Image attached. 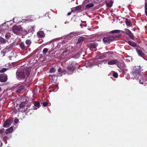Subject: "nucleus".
<instances>
[{"label": "nucleus", "mask_w": 147, "mask_h": 147, "mask_svg": "<svg viewBox=\"0 0 147 147\" xmlns=\"http://www.w3.org/2000/svg\"><path fill=\"white\" fill-rule=\"evenodd\" d=\"M77 64L74 62H71L69 63L67 67V72L63 71L62 72V74H65L67 73L68 74H71L73 72L75 69Z\"/></svg>", "instance_id": "nucleus-1"}, {"label": "nucleus", "mask_w": 147, "mask_h": 147, "mask_svg": "<svg viewBox=\"0 0 147 147\" xmlns=\"http://www.w3.org/2000/svg\"><path fill=\"white\" fill-rule=\"evenodd\" d=\"M141 71L140 68L138 67L136 68L130 74V77L131 79H135L138 80L139 78V76H140V79L141 77L143 74L141 75L140 74V73Z\"/></svg>", "instance_id": "nucleus-2"}, {"label": "nucleus", "mask_w": 147, "mask_h": 147, "mask_svg": "<svg viewBox=\"0 0 147 147\" xmlns=\"http://www.w3.org/2000/svg\"><path fill=\"white\" fill-rule=\"evenodd\" d=\"M16 74L18 79H21L27 78L30 74V72L26 70L20 71L18 70Z\"/></svg>", "instance_id": "nucleus-3"}, {"label": "nucleus", "mask_w": 147, "mask_h": 147, "mask_svg": "<svg viewBox=\"0 0 147 147\" xmlns=\"http://www.w3.org/2000/svg\"><path fill=\"white\" fill-rule=\"evenodd\" d=\"M120 36V35L118 36H112L108 37H104L103 39V41L105 44L109 43L111 42Z\"/></svg>", "instance_id": "nucleus-4"}, {"label": "nucleus", "mask_w": 147, "mask_h": 147, "mask_svg": "<svg viewBox=\"0 0 147 147\" xmlns=\"http://www.w3.org/2000/svg\"><path fill=\"white\" fill-rule=\"evenodd\" d=\"M22 28L20 25L16 26L14 25L12 28V30L13 32L15 34H19L21 31Z\"/></svg>", "instance_id": "nucleus-5"}, {"label": "nucleus", "mask_w": 147, "mask_h": 147, "mask_svg": "<svg viewBox=\"0 0 147 147\" xmlns=\"http://www.w3.org/2000/svg\"><path fill=\"white\" fill-rule=\"evenodd\" d=\"M28 104L29 105H28L27 102L26 103L25 102H23L20 103V107L22 109V111H25L27 110L28 107L29 105H30V103Z\"/></svg>", "instance_id": "nucleus-6"}, {"label": "nucleus", "mask_w": 147, "mask_h": 147, "mask_svg": "<svg viewBox=\"0 0 147 147\" xmlns=\"http://www.w3.org/2000/svg\"><path fill=\"white\" fill-rule=\"evenodd\" d=\"M140 79L139 80L140 84H143L146 82H147V75L143 73Z\"/></svg>", "instance_id": "nucleus-7"}, {"label": "nucleus", "mask_w": 147, "mask_h": 147, "mask_svg": "<svg viewBox=\"0 0 147 147\" xmlns=\"http://www.w3.org/2000/svg\"><path fill=\"white\" fill-rule=\"evenodd\" d=\"M12 122V121L10 119H7L3 123V126L5 128H7L10 126L11 123Z\"/></svg>", "instance_id": "nucleus-8"}, {"label": "nucleus", "mask_w": 147, "mask_h": 147, "mask_svg": "<svg viewBox=\"0 0 147 147\" xmlns=\"http://www.w3.org/2000/svg\"><path fill=\"white\" fill-rule=\"evenodd\" d=\"M7 75L5 74L0 75V81L2 82H5L7 80Z\"/></svg>", "instance_id": "nucleus-9"}, {"label": "nucleus", "mask_w": 147, "mask_h": 147, "mask_svg": "<svg viewBox=\"0 0 147 147\" xmlns=\"http://www.w3.org/2000/svg\"><path fill=\"white\" fill-rule=\"evenodd\" d=\"M124 30L126 34L129 36L131 39L133 38L134 35L130 30L127 28L125 29Z\"/></svg>", "instance_id": "nucleus-10"}, {"label": "nucleus", "mask_w": 147, "mask_h": 147, "mask_svg": "<svg viewBox=\"0 0 147 147\" xmlns=\"http://www.w3.org/2000/svg\"><path fill=\"white\" fill-rule=\"evenodd\" d=\"M37 35L38 38H40L45 37V34L43 31H39L37 32Z\"/></svg>", "instance_id": "nucleus-11"}, {"label": "nucleus", "mask_w": 147, "mask_h": 147, "mask_svg": "<svg viewBox=\"0 0 147 147\" xmlns=\"http://www.w3.org/2000/svg\"><path fill=\"white\" fill-rule=\"evenodd\" d=\"M136 51L137 53H138V55L140 56L141 57H143L144 59L147 60L146 59V57H145L144 56V53H142V51L139 49H136Z\"/></svg>", "instance_id": "nucleus-12"}, {"label": "nucleus", "mask_w": 147, "mask_h": 147, "mask_svg": "<svg viewBox=\"0 0 147 147\" xmlns=\"http://www.w3.org/2000/svg\"><path fill=\"white\" fill-rule=\"evenodd\" d=\"M6 134L5 131L4 129L2 128L0 129V136L1 137H3L5 136Z\"/></svg>", "instance_id": "nucleus-13"}, {"label": "nucleus", "mask_w": 147, "mask_h": 147, "mask_svg": "<svg viewBox=\"0 0 147 147\" xmlns=\"http://www.w3.org/2000/svg\"><path fill=\"white\" fill-rule=\"evenodd\" d=\"M118 66L121 69H124L125 65L124 63L123 62H122L120 63L119 64H118Z\"/></svg>", "instance_id": "nucleus-14"}, {"label": "nucleus", "mask_w": 147, "mask_h": 147, "mask_svg": "<svg viewBox=\"0 0 147 147\" xmlns=\"http://www.w3.org/2000/svg\"><path fill=\"white\" fill-rule=\"evenodd\" d=\"M118 62V61L117 60L114 59L110 60L108 62V64L109 65H114Z\"/></svg>", "instance_id": "nucleus-15"}, {"label": "nucleus", "mask_w": 147, "mask_h": 147, "mask_svg": "<svg viewBox=\"0 0 147 147\" xmlns=\"http://www.w3.org/2000/svg\"><path fill=\"white\" fill-rule=\"evenodd\" d=\"M13 131V127L12 126L11 127L7 129L5 131L6 134H8L10 133Z\"/></svg>", "instance_id": "nucleus-16"}, {"label": "nucleus", "mask_w": 147, "mask_h": 147, "mask_svg": "<svg viewBox=\"0 0 147 147\" xmlns=\"http://www.w3.org/2000/svg\"><path fill=\"white\" fill-rule=\"evenodd\" d=\"M24 88L25 87L24 86H21L17 89L16 92H20L23 90Z\"/></svg>", "instance_id": "nucleus-17"}, {"label": "nucleus", "mask_w": 147, "mask_h": 147, "mask_svg": "<svg viewBox=\"0 0 147 147\" xmlns=\"http://www.w3.org/2000/svg\"><path fill=\"white\" fill-rule=\"evenodd\" d=\"M34 106H33V109L36 110L39 108L40 107V103L38 102H35L34 103Z\"/></svg>", "instance_id": "nucleus-18"}, {"label": "nucleus", "mask_w": 147, "mask_h": 147, "mask_svg": "<svg viewBox=\"0 0 147 147\" xmlns=\"http://www.w3.org/2000/svg\"><path fill=\"white\" fill-rule=\"evenodd\" d=\"M125 22L127 25L129 26H131V25L130 21L127 18L125 19Z\"/></svg>", "instance_id": "nucleus-19"}, {"label": "nucleus", "mask_w": 147, "mask_h": 147, "mask_svg": "<svg viewBox=\"0 0 147 147\" xmlns=\"http://www.w3.org/2000/svg\"><path fill=\"white\" fill-rule=\"evenodd\" d=\"M128 43L129 45L134 47H136V44L133 41H129Z\"/></svg>", "instance_id": "nucleus-20"}, {"label": "nucleus", "mask_w": 147, "mask_h": 147, "mask_svg": "<svg viewBox=\"0 0 147 147\" xmlns=\"http://www.w3.org/2000/svg\"><path fill=\"white\" fill-rule=\"evenodd\" d=\"M94 6V4L93 3H90L87 4L86 5V9H89L90 8L93 7Z\"/></svg>", "instance_id": "nucleus-21"}, {"label": "nucleus", "mask_w": 147, "mask_h": 147, "mask_svg": "<svg viewBox=\"0 0 147 147\" xmlns=\"http://www.w3.org/2000/svg\"><path fill=\"white\" fill-rule=\"evenodd\" d=\"M7 41L5 39L3 38L0 37V42L1 44H5L6 43Z\"/></svg>", "instance_id": "nucleus-22"}, {"label": "nucleus", "mask_w": 147, "mask_h": 147, "mask_svg": "<svg viewBox=\"0 0 147 147\" xmlns=\"http://www.w3.org/2000/svg\"><path fill=\"white\" fill-rule=\"evenodd\" d=\"M113 3V2L111 0L107 3V6L109 7H111L112 6Z\"/></svg>", "instance_id": "nucleus-23"}, {"label": "nucleus", "mask_w": 147, "mask_h": 147, "mask_svg": "<svg viewBox=\"0 0 147 147\" xmlns=\"http://www.w3.org/2000/svg\"><path fill=\"white\" fill-rule=\"evenodd\" d=\"M89 45L90 47L92 49L95 48L96 46V45L95 44L93 43H90Z\"/></svg>", "instance_id": "nucleus-24"}, {"label": "nucleus", "mask_w": 147, "mask_h": 147, "mask_svg": "<svg viewBox=\"0 0 147 147\" xmlns=\"http://www.w3.org/2000/svg\"><path fill=\"white\" fill-rule=\"evenodd\" d=\"M80 10V8L78 7H76L73 8L71 9L72 11H74V12L77 11L79 10Z\"/></svg>", "instance_id": "nucleus-25"}, {"label": "nucleus", "mask_w": 147, "mask_h": 147, "mask_svg": "<svg viewBox=\"0 0 147 147\" xmlns=\"http://www.w3.org/2000/svg\"><path fill=\"white\" fill-rule=\"evenodd\" d=\"M121 31V30H114L111 31V32L112 34H114L115 33H119Z\"/></svg>", "instance_id": "nucleus-26"}, {"label": "nucleus", "mask_w": 147, "mask_h": 147, "mask_svg": "<svg viewBox=\"0 0 147 147\" xmlns=\"http://www.w3.org/2000/svg\"><path fill=\"white\" fill-rule=\"evenodd\" d=\"M93 66L92 64L91 63H88L87 64L86 66L87 68H91Z\"/></svg>", "instance_id": "nucleus-27"}, {"label": "nucleus", "mask_w": 147, "mask_h": 147, "mask_svg": "<svg viewBox=\"0 0 147 147\" xmlns=\"http://www.w3.org/2000/svg\"><path fill=\"white\" fill-rule=\"evenodd\" d=\"M8 69V68H4L0 69V73H3L6 71Z\"/></svg>", "instance_id": "nucleus-28"}, {"label": "nucleus", "mask_w": 147, "mask_h": 147, "mask_svg": "<svg viewBox=\"0 0 147 147\" xmlns=\"http://www.w3.org/2000/svg\"><path fill=\"white\" fill-rule=\"evenodd\" d=\"M113 76L114 78H117L118 77V75L117 73L114 71L113 72Z\"/></svg>", "instance_id": "nucleus-29"}, {"label": "nucleus", "mask_w": 147, "mask_h": 147, "mask_svg": "<svg viewBox=\"0 0 147 147\" xmlns=\"http://www.w3.org/2000/svg\"><path fill=\"white\" fill-rule=\"evenodd\" d=\"M84 40V38L82 37H80L78 39V42L80 43L82 42Z\"/></svg>", "instance_id": "nucleus-30"}, {"label": "nucleus", "mask_w": 147, "mask_h": 147, "mask_svg": "<svg viewBox=\"0 0 147 147\" xmlns=\"http://www.w3.org/2000/svg\"><path fill=\"white\" fill-rule=\"evenodd\" d=\"M98 60H96L94 61V63L95 65H97L100 64V61Z\"/></svg>", "instance_id": "nucleus-31"}, {"label": "nucleus", "mask_w": 147, "mask_h": 147, "mask_svg": "<svg viewBox=\"0 0 147 147\" xmlns=\"http://www.w3.org/2000/svg\"><path fill=\"white\" fill-rule=\"evenodd\" d=\"M55 70L54 68L52 67L50 69V73H54L55 72Z\"/></svg>", "instance_id": "nucleus-32"}, {"label": "nucleus", "mask_w": 147, "mask_h": 147, "mask_svg": "<svg viewBox=\"0 0 147 147\" xmlns=\"http://www.w3.org/2000/svg\"><path fill=\"white\" fill-rule=\"evenodd\" d=\"M145 13L147 16V4L145 3Z\"/></svg>", "instance_id": "nucleus-33"}, {"label": "nucleus", "mask_w": 147, "mask_h": 147, "mask_svg": "<svg viewBox=\"0 0 147 147\" xmlns=\"http://www.w3.org/2000/svg\"><path fill=\"white\" fill-rule=\"evenodd\" d=\"M20 48L22 49H24L25 48V45L23 43H21L20 44Z\"/></svg>", "instance_id": "nucleus-34"}, {"label": "nucleus", "mask_w": 147, "mask_h": 147, "mask_svg": "<svg viewBox=\"0 0 147 147\" xmlns=\"http://www.w3.org/2000/svg\"><path fill=\"white\" fill-rule=\"evenodd\" d=\"M10 37V35L9 33H7L5 34V37L6 39H8Z\"/></svg>", "instance_id": "nucleus-35"}, {"label": "nucleus", "mask_w": 147, "mask_h": 147, "mask_svg": "<svg viewBox=\"0 0 147 147\" xmlns=\"http://www.w3.org/2000/svg\"><path fill=\"white\" fill-rule=\"evenodd\" d=\"M26 43L28 45H30L31 43V42L30 40H27L26 41Z\"/></svg>", "instance_id": "nucleus-36"}, {"label": "nucleus", "mask_w": 147, "mask_h": 147, "mask_svg": "<svg viewBox=\"0 0 147 147\" xmlns=\"http://www.w3.org/2000/svg\"><path fill=\"white\" fill-rule=\"evenodd\" d=\"M48 51V49L47 48L44 49L43 50V53H45L47 52Z\"/></svg>", "instance_id": "nucleus-37"}, {"label": "nucleus", "mask_w": 147, "mask_h": 147, "mask_svg": "<svg viewBox=\"0 0 147 147\" xmlns=\"http://www.w3.org/2000/svg\"><path fill=\"white\" fill-rule=\"evenodd\" d=\"M48 103L47 102H44L42 103L44 107H46L48 105Z\"/></svg>", "instance_id": "nucleus-38"}, {"label": "nucleus", "mask_w": 147, "mask_h": 147, "mask_svg": "<svg viewBox=\"0 0 147 147\" xmlns=\"http://www.w3.org/2000/svg\"><path fill=\"white\" fill-rule=\"evenodd\" d=\"M18 122H19V120L17 119H15L14 120V123H17Z\"/></svg>", "instance_id": "nucleus-39"}, {"label": "nucleus", "mask_w": 147, "mask_h": 147, "mask_svg": "<svg viewBox=\"0 0 147 147\" xmlns=\"http://www.w3.org/2000/svg\"><path fill=\"white\" fill-rule=\"evenodd\" d=\"M74 35V33H71L68 36H71V37H73Z\"/></svg>", "instance_id": "nucleus-40"}, {"label": "nucleus", "mask_w": 147, "mask_h": 147, "mask_svg": "<svg viewBox=\"0 0 147 147\" xmlns=\"http://www.w3.org/2000/svg\"><path fill=\"white\" fill-rule=\"evenodd\" d=\"M28 21V20L27 19H23V20H22V22H26V21Z\"/></svg>", "instance_id": "nucleus-41"}, {"label": "nucleus", "mask_w": 147, "mask_h": 147, "mask_svg": "<svg viewBox=\"0 0 147 147\" xmlns=\"http://www.w3.org/2000/svg\"><path fill=\"white\" fill-rule=\"evenodd\" d=\"M99 58L100 59H102L104 58V57L102 55V54L99 56Z\"/></svg>", "instance_id": "nucleus-42"}, {"label": "nucleus", "mask_w": 147, "mask_h": 147, "mask_svg": "<svg viewBox=\"0 0 147 147\" xmlns=\"http://www.w3.org/2000/svg\"><path fill=\"white\" fill-rule=\"evenodd\" d=\"M58 86H55V91H56L58 89Z\"/></svg>", "instance_id": "nucleus-43"}, {"label": "nucleus", "mask_w": 147, "mask_h": 147, "mask_svg": "<svg viewBox=\"0 0 147 147\" xmlns=\"http://www.w3.org/2000/svg\"><path fill=\"white\" fill-rule=\"evenodd\" d=\"M107 53H106L102 54V55L104 57H106V55Z\"/></svg>", "instance_id": "nucleus-44"}, {"label": "nucleus", "mask_w": 147, "mask_h": 147, "mask_svg": "<svg viewBox=\"0 0 147 147\" xmlns=\"http://www.w3.org/2000/svg\"><path fill=\"white\" fill-rule=\"evenodd\" d=\"M61 71V68H59L58 69V71L59 72H60Z\"/></svg>", "instance_id": "nucleus-45"}, {"label": "nucleus", "mask_w": 147, "mask_h": 147, "mask_svg": "<svg viewBox=\"0 0 147 147\" xmlns=\"http://www.w3.org/2000/svg\"><path fill=\"white\" fill-rule=\"evenodd\" d=\"M74 0H67L69 2H72Z\"/></svg>", "instance_id": "nucleus-46"}, {"label": "nucleus", "mask_w": 147, "mask_h": 147, "mask_svg": "<svg viewBox=\"0 0 147 147\" xmlns=\"http://www.w3.org/2000/svg\"><path fill=\"white\" fill-rule=\"evenodd\" d=\"M71 14V13L70 12H68V13H67V15L68 16H69Z\"/></svg>", "instance_id": "nucleus-47"}, {"label": "nucleus", "mask_w": 147, "mask_h": 147, "mask_svg": "<svg viewBox=\"0 0 147 147\" xmlns=\"http://www.w3.org/2000/svg\"><path fill=\"white\" fill-rule=\"evenodd\" d=\"M80 26L82 28H83V27L85 26L84 25H83L80 24Z\"/></svg>", "instance_id": "nucleus-48"}, {"label": "nucleus", "mask_w": 147, "mask_h": 147, "mask_svg": "<svg viewBox=\"0 0 147 147\" xmlns=\"http://www.w3.org/2000/svg\"><path fill=\"white\" fill-rule=\"evenodd\" d=\"M2 146V143L0 141V147Z\"/></svg>", "instance_id": "nucleus-49"}, {"label": "nucleus", "mask_w": 147, "mask_h": 147, "mask_svg": "<svg viewBox=\"0 0 147 147\" xmlns=\"http://www.w3.org/2000/svg\"><path fill=\"white\" fill-rule=\"evenodd\" d=\"M68 22L66 21V22H65V24H68Z\"/></svg>", "instance_id": "nucleus-50"}, {"label": "nucleus", "mask_w": 147, "mask_h": 147, "mask_svg": "<svg viewBox=\"0 0 147 147\" xmlns=\"http://www.w3.org/2000/svg\"><path fill=\"white\" fill-rule=\"evenodd\" d=\"M55 76H52V78L53 79V78L55 77Z\"/></svg>", "instance_id": "nucleus-51"}, {"label": "nucleus", "mask_w": 147, "mask_h": 147, "mask_svg": "<svg viewBox=\"0 0 147 147\" xmlns=\"http://www.w3.org/2000/svg\"><path fill=\"white\" fill-rule=\"evenodd\" d=\"M77 55L78 56V57H79L80 56V54H77Z\"/></svg>", "instance_id": "nucleus-52"}, {"label": "nucleus", "mask_w": 147, "mask_h": 147, "mask_svg": "<svg viewBox=\"0 0 147 147\" xmlns=\"http://www.w3.org/2000/svg\"><path fill=\"white\" fill-rule=\"evenodd\" d=\"M145 56H146L147 57V54L145 55Z\"/></svg>", "instance_id": "nucleus-53"}, {"label": "nucleus", "mask_w": 147, "mask_h": 147, "mask_svg": "<svg viewBox=\"0 0 147 147\" xmlns=\"http://www.w3.org/2000/svg\"><path fill=\"white\" fill-rule=\"evenodd\" d=\"M13 20H14V18H13Z\"/></svg>", "instance_id": "nucleus-54"}, {"label": "nucleus", "mask_w": 147, "mask_h": 147, "mask_svg": "<svg viewBox=\"0 0 147 147\" xmlns=\"http://www.w3.org/2000/svg\"><path fill=\"white\" fill-rule=\"evenodd\" d=\"M1 49V47H0V50Z\"/></svg>", "instance_id": "nucleus-55"}]
</instances>
